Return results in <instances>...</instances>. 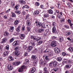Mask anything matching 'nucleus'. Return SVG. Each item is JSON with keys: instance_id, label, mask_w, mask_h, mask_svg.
Returning a JSON list of instances; mask_svg holds the SVG:
<instances>
[{"instance_id": "nucleus-23", "label": "nucleus", "mask_w": 73, "mask_h": 73, "mask_svg": "<svg viewBox=\"0 0 73 73\" xmlns=\"http://www.w3.org/2000/svg\"><path fill=\"white\" fill-rule=\"evenodd\" d=\"M57 64L58 63L57 61H54L53 62V65L54 67H56V66H57Z\"/></svg>"}, {"instance_id": "nucleus-55", "label": "nucleus", "mask_w": 73, "mask_h": 73, "mask_svg": "<svg viewBox=\"0 0 73 73\" xmlns=\"http://www.w3.org/2000/svg\"><path fill=\"white\" fill-rule=\"evenodd\" d=\"M40 64H41V65H42V64H43V61H42V59L40 60Z\"/></svg>"}, {"instance_id": "nucleus-42", "label": "nucleus", "mask_w": 73, "mask_h": 73, "mask_svg": "<svg viewBox=\"0 0 73 73\" xmlns=\"http://www.w3.org/2000/svg\"><path fill=\"white\" fill-rule=\"evenodd\" d=\"M15 13H16V14H17V15H19V14H20L21 12H20V11H15Z\"/></svg>"}, {"instance_id": "nucleus-62", "label": "nucleus", "mask_w": 73, "mask_h": 73, "mask_svg": "<svg viewBox=\"0 0 73 73\" xmlns=\"http://www.w3.org/2000/svg\"><path fill=\"white\" fill-rule=\"evenodd\" d=\"M11 11V9H9L8 10L6 11H5L6 13H8L9 12V11Z\"/></svg>"}, {"instance_id": "nucleus-13", "label": "nucleus", "mask_w": 73, "mask_h": 73, "mask_svg": "<svg viewBox=\"0 0 73 73\" xmlns=\"http://www.w3.org/2000/svg\"><path fill=\"white\" fill-rule=\"evenodd\" d=\"M7 68L9 70H12L13 69V67H12V66L11 65H8L7 66Z\"/></svg>"}, {"instance_id": "nucleus-24", "label": "nucleus", "mask_w": 73, "mask_h": 73, "mask_svg": "<svg viewBox=\"0 0 73 73\" xmlns=\"http://www.w3.org/2000/svg\"><path fill=\"white\" fill-rule=\"evenodd\" d=\"M8 54L7 52H5L3 54V57H7L8 56Z\"/></svg>"}, {"instance_id": "nucleus-49", "label": "nucleus", "mask_w": 73, "mask_h": 73, "mask_svg": "<svg viewBox=\"0 0 73 73\" xmlns=\"http://www.w3.org/2000/svg\"><path fill=\"white\" fill-rule=\"evenodd\" d=\"M25 26H23L21 28V31H25Z\"/></svg>"}, {"instance_id": "nucleus-51", "label": "nucleus", "mask_w": 73, "mask_h": 73, "mask_svg": "<svg viewBox=\"0 0 73 73\" xmlns=\"http://www.w3.org/2000/svg\"><path fill=\"white\" fill-rule=\"evenodd\" d=\"M11 6H13L15 5V3L14 2H11Z\"/></svg>"}, {"instance_id": "nucleus-59", "label": "nucleus", "mask_w": 73, "mask_h": 73, "mask_svg": "<svg viewBox=\"0 0 73 73\" xmlns=\"http://www.w3.org/2000/svg\"><path fill=\"white\" fill-rule=\"evenodd\" d=\"M67 5L68 7H70V5H72V4L70 3H68Z\"/></svg>"}, {"instance_id": "nucleus-61", "label": "nucleus", "mask_w": 73, "mask_h": 73, "mask_svg": "<svg viewBox=\"0 0 73 73\" xmlns=\"http://www.w3.org/2000/svg\"><path fill=\"white\" fill-rule=\"evenodd\" d=\"M62 55L63 56H66V55H68V54H66V53L63 52L62 53Z\"/></svg>"}, {"instance_id": "nucleus-16", "label": "nucleus", "mask_w": 73, "mask_h": 73, "mask_svg": "<svg viewBox=\"0 0 73 73\" xmlns=\"http://www.w3.org/2000/svg\"><path fill=\"white\" fill-rule=\"evenodd\" d=\"M53 54H54V53H53V52L52 51H50L49 52L48 55L50 57H52L53 56Z\"/></svg>"}, {"instance_id": "nucleus-38", "label": "nucleus", "mask_w": 73, "mask_h": 73, "mask_svg": "<svg viewBox=\"0 0 73 73\" xmlns=\"http://www.w3.org/2000/svg\"><path fill=\"white\" fill-rule=\"evenodd\" d=\"M52 25L54 27H56V23L55 22H52Z\"/></svg>"}, {"instance_id": "nucleus-4", "label": "nucleus", "mask_w": 73, "mask_h": 73, "mask_svg": "<svg viewBox=\"0 0 73 73\" xmlns=\"http://www.w3.org/2000/svg\"><path fill=\"white\" fill-rule=\"evenodd\" d=\"M20 41L19 40H18L16 41H15L13 43V45L14 46H17V45H19Z\"/></svg>"}, {"instance_id": "nucleus-50", "label": "nucleus", "mask_w": 73, "mask_h": 73, "mask_svg": "<svg viewBox=\"0 0 73 73\" xmlns=\"http://www.w3.org/2000/svg\"><path fill=\"white\" fill-rule=\"evenodd\" d=\"M46 32L47 33H48V34L49 33H50V30H49V29H47L46 30Z\"/></svg>"}, {"instance_id": "nucleus-5", "label": "nucleus", "mask_w": 73, "mask_h": 73, "mask_svg": "<svg viewBox=\"0 0 73 73\" xmlns=\"http://www.w3.org/2000/svg\"><path fill=\"white\" fill-rule=\"evenodd\" d=\"M55 53L58 54V53H60V49L57 48H55L54 49Z\"/></svg>"}, {"instance_id": "nucleus-30", "label": "nucleus", "mask_w": 73, "mask_h": 73, "mask_svg": "<svg viewBox=\"0 0 73 73\" xmlns=\"http://www.w3.org/2000/svg\"><path fill=\"white\" fill-rule=\"evenodd\" d=\"M31 44L33 46V47L35 46V42L33 41H31Z\"/></svg>"}, {"instance_id": "nucleus-17", "label": "nucleus", "mask_w": 73, "mask_h": 73, "mask_svg": "<svg viewBox=\"0 0 73 73\" xmlns=\"http://www.w3.org/2000/svg\"><path fill=\"white\" fill-rule=\"evenodd\" d=\"M15 54L17 56H19L20 55V52L19 51H15Z\"/></svg>"}, {"instance_id": "nucleus-31", "label": "nucleus", "mask_w": 73, "mask_h": 73, "mask_svg": "<svg viewBox=\"0 0 73 73\" xmlns=\"http://www.w3.org/2000/svg\"><path fill=\"white\" fill-rule=\"evenodd\" d=\"M48 13L49 14H50L51 15H52L53 13V10L51 9H49L48 11Z\"/></svg>"}, {"instance_id": "nucleus-32", "label": "nucleus", "mask_w": 73, "mask_h": 73, "mask_svg": "<svg viewBox=\"0 0 73 73\" xmlns=\"http://www.w3.org/2000/svg\"><path fill=\"white\" fill-rule=\"evenodd\" d=\"M72 65L71 64H68L66 66V68L67 69H70L71 68Z\"/></svg>"}, {"instance_id": "nucleus-19", "label": "nucleus", "mask_w": 73, "mask_h": 73, "mask_svg": "<svg viewBox=\"0 0 73 73\" xmlns=\"http://www.w3.org/2000/svg\"><path fill=\"white\" fill-rule=\"evenodd\" d=\"M59 38L58 40L60 42H62V41H63V40H64V37H63L59 36Z\"/></svg>"}, {"instance_id": "nucleus-1", "label": "nucleus", "mask_w": 73, "mask_h": 73, "mask_svg": "<svg viewBox=\"0 0 73 73\" xmlns=\"http://www.w3.org/2000/svg\"><path fill=\"white\" fill-rule=\"evenodd\" d=\"M31 39H33V40H36L38 42V45H40L43 42L42 38L41 37H38L37 38L36 36H31Z\"/></svg>"}, {"instance_id": "nucleus-48", "label": "nucleus", "mask_w": 73, "mask_h": 73, "mask_svg": "<svg viewBox=\"0 0 73 73\" xmlns=\"http://www.w3.org/2000/svg\"><path fill=\"white\" fill-rule=\"evenodd\" d=\"M4 36H8L9 35V33H8V32H5L4 33Z\"/></svg>"}, {"instance_id": "nucleus-27", "label": "nucleus", "mask_w": 73, "mask_h": 73, "mask_svg": "<svg viewBox=\"0 0 73 73\" xmlns=\"http://www.w3.org/2000/svg\"><path fill=\"white\" fill-rule=\"evenodd\" d=\"M36 55H32L31 57V59L33 60H35L36 59Z\"/></svg>"}, {"instance_id": "nucleus-53", "label": "nucleus", "mask_w": 73, "mask_h": 73, "mask_svg": "<svg viewBox=\"0 0 73 73\" xmlns=\"http://www.w3.org/2000/svg\"><path fill=\"white\" fill-rule=\"evenodd\" d=\"M27 29L28 32H30V31H31V28H30V27H27Z\"/></svg>"}, {"instance_id": "nucleus-34", "label": "nucleus", "mask_w": 73, "mask_h": 73, "mask_svg": "<svg viewBox=\"0 0 73 73\" xmlns=\"http://www.w3.org/2000/svg\"><path fill=\"white\" fill-rule=\"evenodd\" d=\"M25 61L26 62V63H24V64L25 65H28V64H29V60L28 59H26L25 60Z\"/></svg>"}, {"instance_id": "nucleus-14", "label": "nucleus", "mask_w": 73, "mask_h": 73, "mask_svg": "<svg viewBox=\"0 0 73 73\" xmlns=\"http://www.w3.org/2000/svg\"><path fill=\"white\" fill-rule=\"evenodd\" d=\"M19 23V21L18 20H16L14 22V25H17Z\"/></svg>"}, {"instance_id": "nucleus-35", "label": "nucleus", "mask_w": 73, "mask_h": 73, "mask_svg": "<svg viewBox=\"0 0 73 73\" xmlns=\"http://www.w3.org/2000/svg\"><path fill=\"white\" fill-rule=\"evenodd\" d=\"M8 59L9 61H13V60H14L13 58L11 56L9 57Z\"/></svg>"}, {"instance_id": "nucleus-45", "label": "nucleus", "mask_w": 73, "mask_h": 73, "mask_svg": "<svg viewBox=\"0 0 73 73\" xmlns=\"http://www.w3.org/2000/svg\"><path fill=\"white\" fill-rule=\"evenodd\" d=\"M70 32H66V36H69V35H70Z\"/></svg>"}, {"instance_id": "nucleus-41", "label": "nucleus", "mask_w": 73, "mask_h": 73, "mask_svg": "<svg viewBox=\"0 0 73 73\" xmlns=\"http://www.w3.org/2000/svg\"><path fill=\"white\" fill-rule=\"evenodd\" d=\"M38 23H39V22L38 21V20H36L35 21V23L34 24V26H36Z\"/></svg>"}, {"instance_id": "nucleus-43", "label": "nucleus", "mask_w": 73, "mask_h": 73, "mask_svg": "<svg viewBox=\"0 0 73 73\" xmlns=\"http://www.w3.org/2000/svg\"><path fill=\"white\" fill-rule=\"evenodd\" d=\"M48 14L47 13L44 14V15L43 17L44 18H46V17H48Z\"/></svg>"}, {"instance_id": "nucleus-63", "label": "nucleus", "mask_w": 73, "mask_h": 73, "mask_svg": "<svg viewBox=\"0 0 73 73\" xmlns=\"http://www.w3.org/2000/svg\"><path fill=\"white\" fill-rule=\"evenodd\" d=\"M48 56H46L45 57L46 59V60H47V61H49L50 60V59L48 58Z\"/></svg>"}, {"instance_id": "nucleus-22", "label": "nucleus", "mask_w": 73, "mask_h": 73, "mask_svg": "<svg viewBox=\"0 0 73 73\" xmlns=\"http://www.w3.org/2000/svg\"><path fill=\"white\" fill-rule=\"evenodd\" d=\"M52 31L53 33H55L57 31L56 27H53L52 29Z\"/></svg>"}, {"instance_id": "nucleus-28", "label": "nucleus", "mask_w": 73, "mask_h": 73, "mask_svg": "<svg viewBox=\"0 0 73 73\" xmlns=\"http://www.w3.org/2000/svg\"><path fill=\"white\" fill-rule=\"evenodd\" d=\"M14 30V27H10V29L9 31V32H12Z\"/></svg>"}, {"instance_id": "nucleus-11", "label": "nucleus", "mask_w": 73, "mask_h": 73, "mask_svg": "<svg viewBox=\"0 0 73 73\" xmlns=\"http://www.w3.org/2000/svg\"><path fill=\"white\" fill-rule=\"evenodd\" d=\"M19 7H20V5H19L18 4L16 5L14 7L15 10V11H17L18 9H19Z\"/></svg>"}, {"instance_id": "nucleus-9", "label": "nucleus", "mask_w": 73, "mask_h": 73, "mask_svg": "<svg viewBox=\"0 0 73 73\" xmlns=\"http://www.w3.org/2000/svg\"><path fill=\"white\" fill-rule=\"evenodd\" d=\"M19 3L21 5H25L26 4V2L23 0H21L19 1Z\"/></svg>"}, {"instance_id": "nucleus-47", "label": "nucleus", "mask_w": 73, "mask_h": 73, "mask_svg": "<svg viewBox=\"0 0 73 73\" xmlns=\"http://www.w3.org/2000/svg\"><path fill=\"white\" fill-rule=\"evenodd\" d=\"M49 51H50V50L47 49L44 51V53H48V52Z\"/></svg>"}, {"instance_id": "nucleus-10", "label": "nucleus", "mask_w": 73, "mask_h": 73, "mask_svg": "<svg viewBox=\"0 0 73 73\" xmlns=\"http://www.w3.org/2000/svg\"><path fill=\"white\" fill-rule=\"evenodd\" d=\"M32 49H33V47H32V46H29L27 49V50L28 52H31V50H32Z\"/></svg>"}, {"instance_id": "nucleus-25", "label": "nucleus", "mask_w": 73, "mask_h": 73, "mask_svg": "<svg viewBox=\"0 0 73 73\" xmlns=\"http://www.w3.org/2000/svg\"><path fill=\"white\" fill-rule=\"evenodd\" d=\"M42 24L40 23L39 22L36 25L35 27L36 28L38 27V28H39V27H40L41 26Z\"/></svg>"}, {"instance_id": "nucleus-8", "label": "nucleus", "mask_w": 73, "mask_h": 73, "mask_svg": "<svg viewBox=\"0 0 73 73\" xmlns=\"http://www.w3.org/2000/svg\"><path fill=\"white\" fill-rule=\"evenodd\" d=\"M20 64H21V63L20 62H13V65L14 66H17L19 65H20Z\"/></svg>"}, {"instance_id": "nucleus-54", "label": "nucleus", "mask_w": 73, "mask_h": 73, "mask_svg": "<svg viewBox=\"0 0 73 73\" xmlns=\"http://www.w3.org/2000/svg\"><path fill=\"white\" fill-rule=\"evenodd\" d=\"M37 62L36 61H34L33 62V64H34V65L35 66V65H37Z\"/></svg>"}, {"instance_id": "nucleus-57", "label": "nucleus", "mask_w": 73, "mask_h": 73, "mask_svg": "<svg viewBox=\"0 0 73 73\" xmlns=\"http://www.w3.org/2000/svg\"><path fill=\"white\" fill-rule=\"evenodd\" d=\"M56 38V37L54 36H53L51 37V40H54V39H55Z\"/></svg>"}, {"instance_id": "nucleus-46", "label": "nucleus", "mask_w": 73, "mask_h": 73, "mask_svg": "<svg viewBox=\"0 0 73 73\" xmlns=\"http://www.w3.org/2000/svg\"><path fill=\"white\" fill-rule=\"evenodd\" d=\"M34 14L35 15H38L39 14V11H36L34 13Z\"/></svg>"}, {"instance_id": "nucleus-26", "label": "nucleus", "mask_w": 73, "mask_h": 73, "mask_svg": "<svg viewBox=\"0 0 73 73\" xmlns=\"http://www.w3.org/2000/svg\"><path fill=\"white\" fill-rule=\"evenodd\" d=\"M7 41V39L6 38H4L2 40V41L1 43H3V42H5Z\"/></svg>"}, {"instance_id": "nucleus-39", "label": "nucleus", "mask_w": 73, "mask_h": 73, "mask_svg": "<svg viewBox=\"0 0 73 73\" xmlns=\"http://www.w3.org/2000/svg\"><path fill=\"white\" fill-rule=\"evenodd\" d=\"M9 46L8 45H7L6 46L5 48V49L6 50H7L8 51L9 50Z\"/></svg>"}, {"instance_id": "nucleus-33", "label": "nucleus", "mask_w": 73, "mask_h": 73, "mask_svg": "<svg viewBox=\"0 0 73 73\" xmlns=\"http://www.w3.org/2000/svg\"><path fill=\"white\" fill-rule=\"evenodd\" d=\"M62 60V58L61 57H59L57 58V60L58 61H59V62H61Z\"/></svg>"}, {"instance_id": "nucleus-37", "label": "nucleus", "mask_w": 73, "mask_h": 73, "mask_svg": "<svg viewBox=\"0 0 73 73\" xmlns=\"http://www.w3.org/2000/svg\"><path fill=\"white\" fill-rule=\"evenodd\" d=\"M11 16L12 17H15L16 16V14H15L14 13L11 12Z\"/></svg>"}, {"instance_id": "nucleus-20", "label": "nucleus", "mask_w": 73, "mask_h": 73, "mask_svg": "<svg viewBox=\"0 0 73 73\" xmlns=\"http://www.w3.org/2000/svg\"><path fill=\"white\" fill-rule=\"evenodd\" d=\"M30 8V7L27 5H25L23 6L22 8V9H24V8H25L26 9H28Z\"/></svg>"}, {"instance_id": "nucleus-29", "label": "nucleus", "mask_w": 73, "mask_h": 73, "mask_svg": "<svg viewBox=\"0 0 73 73\" xmlns=\"http://www.w3.org/2000/svg\"><path fill=\"white\" fill-rule=\"evenodd\" d=\"M53 61H52L49 63V65L50 67V68H52V66H53Z\"/></svg>"}, {"instance_id": "nucleus-7", "label": "nucleus", "mask_w": 73, "mask_h": 73, "mask_svg": "<svg viewBox=\"0 0 73 73\" xmlns=\"http://www.w3.org/2000/svg\"><path fill=\"white\" fill-rule=\"evenodd\" d=\"M20 38L22 40H24L25 38V35L24 34H21L19 35Z\"/></svg>"}, {"instance_id": "nucleus-64", "label": "nucleus", "mask_w": 73, "mask_h": 73, "mask_svg": "<svg viewBox=\"0 0 73 73\" xmlns=\"http://www.w3.org/2000/svg\"><path fill=\"white\" fill-rule=\"evenodd\" d=\"M59 3H58V8H61V5H60V4Z\"/></svg>"}, {"instance_id": "nucleus-60", "label": "nucleus", "mask_w": 73, "mask_h": 73, "mask_svg": "<svg viewBox=\"0 0 73 73\" xmlns=\"http://www.w3.org/2000/svg\"><path fill=\"white\" fill-rule=\"evenodd\" d=\"M43 70L44 71V72H47V71H48V70H47V68L46 67H44L43 69Z\"/></svg>"}, {"instance_id": "nucleus-44", "label": "nucleus", "mask_w": 73, "mask_h": 73, "mask_svg": "<svg viewBox=\"0 0 73 73\" xmlns=\"http://www.w3.org/2000/svg\"><path fill=\"white\" fill-rule=\"evenodd\" d=\"M15 40V38H11V39L9 41V42H12L14 41Z\"/></svg>"}, {"instance_id": "nucleus-21", "label": "nucleus", "mask_w": 73, "mask_h": 73, "mask_svg": "<svg viewBox=\"0 0 73 73\" xmlns=\"http://www.w3.org/2000/svg\"><path fill=\"white\" fill-rule=\"evenodd\" d=\"M20 28H21V26L19 25L17 28L16 29V30L17 32H19L20 31Z\"/></svg>"}, {"instance_id": "nucleus-15", "label": "nucleus", "mask_w": 73, "mask_h": 73, "mask_svg": "<svg viewBox=\"0 0 73 73\" xmlns=\"http://www.w3.org/2000/svg\"><path fill=\"white\" fill-rule=\"evenodd\" d=\"M27 25L28 27L31 25V21L30 20L28 19L27 21Z\"/></svg>"}, {"instance_id": "nucleus-6", "label": "nucleus", "mask_w": 73, "mask_h": 73, "mask_svg": "<svg viewBox=\"0 0 73 73\" xmlns=\"http://www.w3.org/2000/svg\"><path fill=\"white\" fill-rule=\"evenodd\" d=\"M68 24L71 27V28L73 26V24L72 23V21L70 19H68L67 20Z\"/></svg>"}, {"instance_id": "nucleus-2", "label": "nucleus", "mask_w": 73, "mask_h": 73, "mask_svg": "<svg viewBox=\"0 0 73 73\" xmlns=\"http://www.w3.org/2000/svg\"><path fill=\"white\" fill-rule=\"evenodd\" d=\"M50 45L52 47H56L57 46V42L55 40L51 41Z\"/></svg>"}, {"instance_id": "nucleus-12", "label": "nucleus", "mask_w": 73, "mask_h": 73, "mask_svg": "<svg viewBox=\"0 0 73 73\" xmlns=\"http://www.w3.org/2000/svg\"><path fill=\"white\" fill-rule=\"evenodd\" d=\"M36 71V69L35 67L32 68L31 70L30 71V73H34Z\"/></svg>"}, {"instance_id": "nucleus-40", "label": "nucleus", "mask_w": 73, "mask_h": 73, "mask_svg": "<svg viewBox=\"0 0 73 73\" xmlns=\"http://www.w3.org/2000/svg\"><path fill=\"white\" fill-rule=\"evenodd\" d=\"M41 28H46V27H45V24L44 23H42L41 25Z\"/></svg>"}, {"instance_id": "nucleus-52", "label": "nucleus", "mask_w": 73, "mask_h": 73, "mask_svg": "<svg viewBox=\"0 0 73 73\" xmlns=\"http://www.w3.org/2000/svg\"><path fill=\"white\" fill-rule=\"evenodd\" d=\"M68 49L70 51H71V52L73 51V48L72 47H70Z\"/></svg>"}, {"instance_id": "nucleus-56", "label": "nucleus", "mask_w": 73, "mask_h": 73, "mask_svg": "<svg viewBox=\"0 0 73 73\" xmlns=\"http://www.w3.org/2000/svg\"><path fill=\"white\" fill-rule=\"evenodd\" d=\"M15 50H19V47H16L15 49Z\"/></svg>"}, {"instance_id": "nucleus-3", "label": "nucleus", "mask_w": 73, "mask_h": 73, "mask_svg": "<svg viewBox=\"0 0 73 73\" xmlns=\"http://www.w3.org/2000/svg\"><path fill=\"white\" fill-rule=\"evenodd\" d=\"M25 66L24 65H23L21 66V67L18 70L19 72H23L24 71V69H25Z\"/></svg>"}, {"instance_id": "nucleus-36", "label": "nucleus", "mask_w": 73, "mask_h": 73, "mask_svg": "<svg viewBox=\"0 0 73 73\" xmlns=\"http://www.w3.org/2000/svg\"><path fill=\"white\" fill-rule=\"evenodd\" d=\"M58 68L57 67H55L53 69H52V70H53V71H54L55 72H56V71L58 70Z\"/></svg>"}, {"instance_id": "nucleus-58", "label": "nucleus", "mask_w": 73, "mask_h": 73, "mask_svg": "<svg viewBox=\"0 0 73 73\" xmlns=\"http://www.w3.org/2000/svg\"><path fill=\"white\" fill-rule=\"evenodd\" d=\"M25 56H28V52H25L24 53Z\"/></svg>"}, {"instance_id": "nucleus-18", "label": "nucleus", "mask_w": 73, "mask_h": 73, "mask_svg": "<svg viewBox=\"0 0 73 73\" xmlns=\"http://www.w3.org/2000/svg\"><path fill=\"white\" fill-rule=\"evenodd\" d=\"M44 29L41 28L39 29L38 32V33H41V32H44Z\"/></svg>"}]
</instances>
